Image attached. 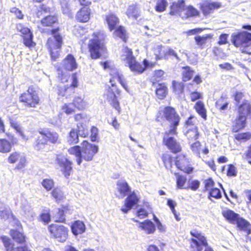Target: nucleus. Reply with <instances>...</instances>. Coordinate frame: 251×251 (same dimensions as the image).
Listing matches in <instances>:
<instances>
[{"label": "nucleus", "instance_id": "aec40b11", "mask_svg": "<svg viewBox=\"0 0 251 251\" xmlns=\"http://www.w3.org/2000/svg\"><path fill=\"white\" fill-rule=\"evenodd\" d=\"M10 141L5 138H0V152L2 153H7L10 152L12 147L18 144V140L13 136H9Z\"/></svg>", "mask_w": 251, "mask_h": 251}, {"label": "nucleus", "instance_id": "6e6552de", "mask_svg": "<svg viewBox=\"0 0 251 251\" xmlns=\"http://www.w3.org/2000/svg\"><path fill=\"white\" fill-rule=\"evenodd\" d=\"M222 215L229 223L235 224L239 231L244 232L247 236L251 234V224L238 214L232 210L227 209L223 211Z\"/></svg>", "mask_w": 251, "mask_h": 251}, {"label": "nucleus", "instance_id": "f03ea898", "mask_svg": "<svg viewBox=\"0 0 251 251\" xmlns=\"http://www.w3.org/2000/svg\"><path fill=\"white\" fill-rule=\"evenodd\" d=\"M106 35L100 31L94 32L87 44L88 51L90 57L97 60L102 57L107 53L105 42Z\"/></svg>", "mask_w": 251, "mask_h": 251}, {"label": "nucleus", "instance_id": "bf43d9fd", "mask_svg": "<svg viewBox=\"0 0 251 251\" xmlns=\"http://www.w3.org/2000/svg\"><path fill=\"white\" fill-rule=\"evenodd\" d=\"M186 182V177L182 175H178L176 176V186L179 189H186L184 187L185 184Z\"/></svg>", "mask_w": 251, "mask_h": 251}, {"label": "nucleus", "instance_id": "ddd939ff", "mask_svg": "<svg viewBox=\"0 0 251 251\" xmlns=\"http://www.w3.org/2000/svg\"><path fill=\"white\" fill-rule=\"evenodd\" d=\"M55 162L64 177L69 178L73 173V162L62 154H58L56 156Z\"/></svg>", "mask_w": 251, "mask_h": 251}, {"label": "nucleus", "instance_id": "8fccbe9b", "mask_svg": "<svg viewBox=\"0 0 251 251\" xmlns=\"http://www.w3.org/2000/svg\"><path fill=\"white\" fill-rule=\"evenodd\" d=\"M234 139L240 142H245L251 139V132H245L237 133L234 136Z\"/></svg>", "mask_w": 251, "mask_h": 251}, {"label": "nucleus", "instance_id": "6ab92c4d", "mask_svg": "<svg viewBox=\"0 0 251 251\" xmlns=\"http://www.w3.org/2000/svg\"><path fill=\"white\" fill-rule=\"evenodd\" d=\"M222 7V3L220 1H213L211 0H205L200 4V9L204 16H207L214 10Z\"/></svg>", "mask_w": 251, "mask_h": 251}, {"label": "nucleus", "instance_id": "6e6d98bb", "mask_svg": "<svg viewBox=\"0 0 251 251\" xmlns=\"http://www.w3.org/2000/svg\"><path fill=\"white\" fill-rule=\"evenodd\" d=\"M172 90L174 92L182 93L184 91V84L179 81L173 80L172 81Z\"/></svg>", "mask_w": 251, "mask_h": 251}, {"label": "nucleus", "instance_id": "de8ad7c7", "mask_svg": "<svg viewBox=\"0 0 251 251\" xmlns=\"http://www.w3.org/2000/svg\"><path fill=\"white\" fill-rule=\"evenodd\" d=\"M118 192L122 197H125L130 192V188L126 181H118L117 183Z\"/></svg>", "mask_w": 251, "mask_h": 251}, {"label": "nucleus", "instance_id": "b1692460", "mask_svg": "<svg viewBox=\"0 0 251 251\" xmlns=\"http://www.w3.org/2000/svg\"><path fill=\"white\" fill-rule=\"evenodd\" d=\"M71 214H72V211L69 205H62L60 208L57 209L54 221L56 223H65L66 221V215Z\"/></svg>", "mask_w": 251, "mask_h": 251}, {"label": "nucleus", "instance_id": "864d4df0", "mask_svg": "<svg viewBox=\"0 0 251 251\" xmlns=\"http://www.w3.org/2000/svg\"><path fill=\"white\" fill-rule=\"evenodd\" d=\"M167 5L168 2L166 0H158L156 1L154 9L156 12L161 13L166 10Z\"/></svg>", "mask_w": 251, "mask_h": 251}, {"label": "nucleus", "instance_id": "0eeeda50", "mask_svg": "<svg viewBox=\"0 0 251 251\" xmlns=\"http://www.w3.org/2000/svg\"><path fill=\"white\" fill-rule=\"evenodd\" d=\"M191 236L189 239V249L190 251H202L204 248V251H214L213 249L208 246L207 237L199 230L194 228L190 230Z\"/></svg>", "mask_w": 251, "mask_h": 251}, {"label": "nucleus", "instance_id": "393cba45", "mask_svg": "<svg viewBox=\"0 0 251 251\" xmlns=\"http://www.w3.org/2000/svg\"><path fill=\"white\" fill-rule=\"evenodd\" d=\"M247 119L245 116L237 115L232 122V132H238L244 129L247 125Z\"/></svg>", "mask_w": 251, "mask_h": 251}, {"label": "nucleus", "instance_id": "72a5a7b5", "mask_svg": "<svg viewBox=\"0 0 251 251\" xmlns=\"http://www.w3.org/2000/svg\"><path fill=\"white\" fill-rule=\"evenodd\" d=\"M238 115L247 116L251 114V104L247 100H244L237 107Z\"/></svg>", "mask_w": 251, "mask_h": 251}, {"label": "nucleus", "instance_id": "f8f14e48", "mask_svg": "<svg viewBox=\"0 0 251 251\" xmlns=\"http://www.w3.org/2000/svg\"><path fill=\"white\" fill-rule=\"evenodd\" d=\"M109 75L110 76L109 82L111 84V87L114 88L116 94L120 95L121 93V90L116 85V80L119 82L126 91L129 92V89L127 83L124 79L123 75L118 70L116 69L111 68Z\"/></svg>", "mask_w": 251, "mask_h": 251}, {"label": "nucleus", "instance_id": "69168bd1", "mask_svg": "<svg viewBox=\"0 0 251 251\" xmlns=\"http://www.w3.org/2000/svg\"><path fill=\"white\" fill-rule=\"evenodd\" d=\"M226 175L229 177L235 176L237 175L236 168L232 164L228 165Z\"/></svg>", "mask_w": 251, "mask_h": 251}, {"label": "nucleus", "instance_id": "680f3d73", "mask_svg": "<svg viewBox=\"0 0 251 251\" xmlns=\"http://www.w3.org/2000/svg\"><path fill=\"white\" fill-rule=\"evenodd\" d=\"M99 129L95 126H92L90 129V138L92 142L98 141Z\"/></svg>", "mask_w": 251, "mask_h": 251}, {"label": "nucleus", "instance_id": "49530a36", "mask_svg": "<svg viewBox=\"0 0 251 251\" xmlns=\"http://www.w3.org/2000/svg\"><path fill=\"white\" fill-rule=\"evenodd\" d=\"M183 71L181 74L182 80L184 82L190 80L194 74V70L192 69L189 66H185L182 67Z\"/></svg>", "mask_w": 251, "mask_h": 251}, {"label": "nucleus", "instance_id": "1a4fd4ad", "mask_svg": "<svg viewBox=\"0 0 251 251\" xmlns=\"http://www.w3.org/2000/svg\"><path fill=\"white\" fill-rule=\"evenodd\" d=\"M19 101L25 107L35 108L40 104L41 99L35 88L30 85L19 95Z\"/></svg>", "mask_w": 251, "mask_h": 251}, {"label": "nucleus", "instance_id": "dca6fc26", "mask_svg": "<svg viewBox=\"0 0 251 251\" xmlns=\"http://www.w3.org/2000/svg\"><path fill=\"white\" fill-rule=\"evenodd\" d=\"M155 65V63L150 62L147 59H144L141 63L137 61L135 57L130 62H129L127 66L131 72L136 74L140 75L147 69L153 68Z\"/></svg>", "mask_w": 251, "mask_h": 251}, {"label": "nucleus", "instance_id": "4be33fe9", "mask_svg": "<svg viewBox=\"0 0 251 251\" xmlns=\"http://www.w3.org/2000/svg\"><path fill=\"white\" fill-rule=\"evenodd\" d=\"M139 198L134 192L129 193L125 200L124 207L121 210L124 213H126L133 206L137 204Z\"/></svg>", "mask_w": 251, "mask_h": 251}, {"label": "nucleus", "instance_id": "5fc2aeb1", "mask_svg": "<svg viewBox=\"0 0 251 251\" xmlns=\"http://www.w3.org/2000/svg\"><path fill=\"white\" fill-rule=\"evenodd\" d=\"M41 184L47 191H49L54 188L55 183L52 178H45L41 182Z\"/></svg>", "mask_w": 251, "mask_h": 251}, {"label": "nucleus", "instance_id": "c03bdc74", "mask_svg": "<svg viewBox=\"0 0 251 251\" xmlns=\"http://www.w3.org/2000/svg\"><path fill=\"white\" fill-rule=\"evenodd\" d=\"M80 130L72 128L69 132L67 142L70 145L76 144L79 142L78 133Z\"/></svg>", "mask_w": 251, "mask_h": 251}, {"label": "nucleus", "instance_id": "39448f33", "mask_svg": "<svg viewBox=\"0 0 251 251\" xmlns=\"http://www.w3.org/2000/svg\"><path fill=\"white\" fill-rule=\"evenodd\" d=\"M40 134L35 139L33 144L34 150L43 151L48 149V143L57 144L60 143L59 135L55 131L50 128H40L38 131Z\"/></svg>", "mask_w": 251, "mask_h": 251}, {"label": "nucleus", "instance_id": "4468645a", "mask_svg": "<svg viewBox=\"0 0 251 251\" xmlns=\"http://www.w3.org/2000/svg\"><path fill=\"white\" fill-rule=\"evenodd\" d=\"M16 28L21 33L24 45L29 49L34 48L36 44L33 41V34L31 30L21 23L17 24Z\"/></svg>", "mask_w": 251, "mask_h": 251}, {"label": "nucleus", "instance_id": "cd10ccee", "mask_svg": "<svg viewBox=\"0 0 251 251\" xmlns=\"http://www.w3.org/2000/svg\"><path fill=\"white\" fill-rule=\"evenodd\" d=\"M201 143L198 140L190 145V148L192 151L199 158L201 157V152L204 154H207L209 152L207 147H205L201 150Z\"/></svg>", "mask_w": 251, "mask_h": 251}, {"label": "nucleus", "instance_id": "9d476101", "mask_svg": "<svg viewBox=\"0 0 251 251\" xmlns=\"http://www.w3.org/2000/svg\"><path fill=\"white\" fill-rule=\"evenodd\" d=\"M231 42L236 48H243L241 50L242 52L251 54V52L245 50V48L251 46V33L242 31L233 33L231 36Z\"/></svg>", "mask_w": 251, "mask_h": 251}, {"label": "nucleus", "instance_id": "c85d7f7f", "mask_svg": "<svg viewBox=\"0 0 251 251\" xmlns=\"http://www.w3.org/2000/svg\"><path fill=\"white\" fill-rule=\"evenodd\" d=\"M161 159L165 168L171 170L175 164V157L170 152L166 151L161 154Z\"/></svg>", "mask_w": 251, "mask_h": 251}, {"label": "nucleus", "instance_id": "412c9836", "mask_svg": "<svg viewBox=\"0 0 251 251\" xmlns=\"http://www.w3.org/2000/svg\"><path fill=\"white\" fill-rule=\"evenodd\" d=\"M104 22L110 31H112L118 25H120V18L117 14L113 12H110L105 15Z\"/></svg>", "mask_w": 251, "mask_h": 251}, {"label": "nucleus", "instance_id": "f3484780", "mask_svg": "<svg viewBox=\"0 0 251 251\" xmlns=\"http://www.w3.org/2000/svg\"><path fill=\"white\" fill-rule=\"evenodd\" d=\"M163 145L170 150L174 154H177L182 151V148L180 143L174 137L169 136V135L164 133L162 139Z\"/></svg>", "mask_w": 251, "mask_h": 251}, {"label": "nucleus", "instance_id": "4d7b16f0", "mask_svg": "<svg viewBox=\"0 0 251 251\" xmlns=\"http://www.w3.org/2000/svg\"><path fill=\"white\" fill-rule=\"evenodd\" d=\"M208 197L209 199L211 198L215 199H220L222 198V194L220 190L217 188L214 187L208 191Z\"/></svg>", "mask_w": 251, "mask_h": 251}, {"label": "nucleus", "instance_id": "603ef678", "mask_svg": "<svg viewBox=\"0 0 251 251\" xmlns=\"http://www.w3.org/2000/svg\"><path fill=\"white\" fill-rule=\"evenodd\" d=\"M39 221L45 225L49 224L51 221L50 212L49 209L44 210L40 214L39 217Z\"/></svg>", "mask_w": 251, "mask_h": 251}, {"label": "nucleus", "instance_id": "a18cd8bd", "mask_svg": "<svg viewBox=\"0 0 251 251\" xmlns=\"http://www.w3.org/2000/svg\"><path fill=\"white\" fill-rule=\"evenodd\" d=\"M128 18L137 19L140 16L137 5L132 4L128 6L126 13Z\"/></svg>", "mask_w": 251, "mask_h": 251}, {"label": "nucleus", "instance_id": "37998d69", "mask_svg": "<svg viewBox=\"0 0 251 251\" xmlns=\"http://www.w3.org/2000/svg\"><path fill=\"white\" fill-rule=\"evenodd\" d=\"M183 10L184 11V18L185 19L198 17L200 15V11L191 5L184 7Z\"/></svg>", "mask_w": 251, "mask_h": 251}, {"label": "nucleus", "instance_id": "338daca9", "mask_svg": "<svg viewBox=\"0 0 251 251\" xmlns=\"http://www.w3.org/2000/svg\"><path fill=\"white\" fill-rule=\"evenodd\" d=\"M10 12L15 14L16 18L19 20H22L24 18V15L22 13V11L16 7L11 8Z\"/></svg>", "mask_w": 251, "mask_h": 251}, {"label": "nucleus", "instance_id": "20e7f679", "mask_svg": "<svg viewBox=\"0 0 251 251\" xmlns=\"http://www.w3.org/2000/svg\"><path fill=\"white\" fill-rule=\"evenodd\" d=\"M180 117L176 109L171 106H166L160 109L157 112L155 120L160 122L166 120L170 123V129L166 132V135H176L177 127L180 121Z\"/></svg>", "mask_w": 251, "mask_h": 251}, {"label": "nucleus", "instance_id": "79ce46f5", "mask_svg": "<svg viewBox=\"0 0 251 251\" xmlns=\"http://www.w3.org/2000/svg\"><path fill=\"white\" fill-rule=\"evenodd\" d=\"M75 109L78 111L83 110L86 108V102L84 97L81 96H75L72 102Z\"/></svg>", "mask_w": 251, "mask_h": 251}, {"label": "nucleus", "instance_id": "f257e3e1", "mask_svg": "<svg viewBox=\"0 0 251 251\" xmlns=\"http://www.w3.org/2000/svg\"><path fill=\"white\" fill-rule=\"evenodd\" d=\"M40 23L43 26L50 27L48 33L52 35L53 39L49 38L46 46L49 51L51 60L56 61L60 57V53L63 44V37L59 33L60 28L55 26L59 24V20L56 15H48L43 18Z\"/></svg>", "mask_w": 251, "mask_h": 251}, {"label": "nucleus", "instance_id": "ea45409f", "mask_svg": "<svg viewBox=\"0 0 251 251\" xmlns=\"http://www.w3.org/2000/svg\"><path fill=\"white\" fill-rule=\"evenodd\" d=\"M139 226L148 234H153L156 229L154 224L150 220H145L140 222Z\"/></svg>", "mask_w": 251, "mask_h": 251}, {"label": "nucleus", "instance_id": "bb28decb", "mask_svg": "<svg viewBox=\"0 0 251 251\" xmlns=\"http://www.w3.org/2000/svg\"><path fill=\"white\" fill-rule=\"evenodd\" d=\"M9 235L11 238L19 244L25 245L26 243V235L23 231L18 229H11Z\"/></svg>", "mask_w": 251, "mask_h": 251}, {"label": "nucleus", "instance_id": "7ed1b4c3", "mask_svg": "<svg viewBox=\"0 0 251 251\" xmlns=\"http://www.w3.org/2000/svg\"><path fill=\"white\" fill-rule=\"evenodd\" d=\"M81 145L82 148L78 145H75L68 150L70 154L76 157V163L79 166L81 165L83 160L87 162L92 161L99 151L98 145L91 144L87 140H83Z\"/></svg>", "mask_w": 251, "mask_h": 251}, {"label": "nucleus", "instance_id": "a211bd4d", "mask_svg": "<svg viewBox=\"0 0 251 251\" xmlns=\"http://www.w3.org/2000/svg\"><path fill=\"white\" fill-rule=\"evenodd\" d=\"M0 240L4 246V251H31L26 245L15 246L11 239L7 236H1Z\"/></svg>", "mask_w": 251, "mask_h": 251}, {"label": "nucleus", "instance_id": "13d9d810", "mask_svg": "<svg viewBox=\"0 0 251 251\" xmlns=\"http://www.w3.org/2000/svg\"><path fill=\"white\" fill-rule=\"evenodd\" d=\"M22 155H21L19 152H13L9 154L7 160L9 163L14 164L21 158Z\"/></svg>", "mask_w": 251, "mask_h": 251}, {"label": "nucleus", "instance_id": "e2e57ef3", "mask_svg": "<svg viewBox=\"0 0 251 251\" xmlns=\"http://www.w3.org/2000/svg\"><path fill=\"white\" fill-rule=\"evenodd\" d=\"M202 98V94L198 91H194L190 93V99L192 102H194L197 100H200Z\"/></svg>", "mask_w": 251, "mask_h": 251}, {"label": "nucleus", "instance_id": "09e8293b", "mask_svg": "<svg viewBox=\"0 0 251 251\" xmlns=\"http://www.w3.org/2000/svg\"><path fill=\"white\" fill-rule=\"evenodd\" d=\"M51 195L57 203L60 202L65 198L64 192L58 187L54 188L52 190Z\"/></svg>", "mask_w": 251, "mask_h": 251}, {"label": "nucleus", "instance_id": "9b49d317", "mask_svg": "<svg viewBox=\"0 0 251 251\" xmlns=\"http://www.w3.org/2000/svg\"><path fill=\"white\" fill-rule=\"evenodd\" d=\"M50 237L60 242H64L68 237L69 229L62 225L51 224L48 226Z\"/></svg>", "mask_w": 251, "mask_h": 251}, {"label": "nucleus", "instance_id": "2eb2a0df", "mask_svg": "<svg viewBox=\"0 0 251 251\" xmlns=\"http://www.w3.org/2000/svg\"><path fill=\"white\" fill-rule=\"evenodd\" d=\"M175 165L178 170L187 174L192 173L194 170L189 158L184 153L177 154L175 157Z\"/></svg>", "mask_w": 251, "mask_h": 251}, {"label": "nucleus", "instance_id": "c9c22d12", "mask_svg": "<svg viewBox=\"0 0 251 251\" xmlns=\"http://www.w3.org/2000/svg\"><path fill=\"white\" fill-rule=\"evenodd\" d=\"M213 36L212 34H206L203 36L198 35L195 36L194 40L197 46L202 49L205 47L208 40H211L213 38Z\"/></svg>", "mask_w": 251, "mask_h": 251}, {"label": "nucleus", "instance_id": "58836bf2", "mask_svg": "<svg viewBox=\"0 0 251 251\" xmlns=\"http://www.w3.org/2000/svg\"><path fill=\"white\" fill-rule=\"evenodd\" d=\"M184 6V0H179L177 2H172L170 7V10L169 14L171 15H175L176 14L179 13L183 10Z\"/></svg>", "mask_w": 251, "mask_h": 251}, {"label": "nucleus", "instance_id": "473e14b6", "mask_svg": "<svg viewBox=\"0 0 251 251\" xmlns=\"http://www.w3.org/2000/svg\"><path fill=\"white\" fill-rule=\"evenodd\" d=\"M157 98L162 100L166 98L168 94V89L167 84L164 82L158 83L155 90Z\"/></svg>", "mask_w": 251, "mask_h": 251}, {"label": "nucleus", "instance_id": "0e129e2a", "mask_svg": "<svg viewBox=\"0 0 251 251\" xmlns=\"http://www.w3.org/2000/svg\"><path fill=\"white\" fill-rule=\"evenodd\" d=\"M200 182L199 180L195 179L192 180L186 187V189H189L192 191H196L200 187Z\"/></svg>", "mask_w": 251, "mask_h": 251}, {"label": "nucleus", "instance_id": "a19ab883", "mask_svg": "<svg viewBox=\"0 0 251 251\" xmlns=\"http://www.w3.org/2000/svg\"><path fill=\"white\" fill-rule=\"evenodd\" d=\"M121 57L122 60L127 64L135 57L133 55L132 49L126 46L122 50Z\"/></svg>", "mask_w": 251, "mask_h": 251}, {"label": "nucleus", "instance_id": "052dcab7", "mask_svg": "<svg viewBox=\"0 0 251 251\" xmlns=\"http://www.w3.org/2000/svg\"><path fill=\"white\" fill-rule=\"evenodd\" d=\"M215 183L212 177H209L204 181V189L205 191H209L214 188Z\"/></svg>", "mask_w": 251, "mask_h": 251}, {"label": "nucleus", "instance_id": "e433bc0d", "mask_svg": "<svg viewBox=\"0 0 251 251\" xmlns=\"http://www.w3.org/2000/svg\"><path fill=\"white\" fill-rule=\"evenodd\" d=\"M193 108L202 119L204 120L207 119V110L204 102L202 100L197 101Z\"/></svg>", "mask_w": 251, "mask_h": 251}, {"label": "nucleus", "instance_id": "a878e982", "mask_svg": "<svg viewBox=\"0 0 251 251\" xmlns=\"http://www.w3.org/2000/svg\"><path fill=\"white\" fill-rule=\"evenodd\" d=\"M91 13L90 8L83 6L77 12L75 15V19L79 23H86L90 20Z\"/></svg>", "mask_w": 251, "mask_h": 251}, {"label": "nucleus", "instance_id": "774afa93", "mask_svg": "<svg viewBox=\"0 0 251 251\" xmlns=\"http://www.w3.org/2000/svg\"><path fill=\"white\" fill-rule=\"evenodd\" d=\"M243 158L251 165V143L248 146L247 151L244 153Z\"/></svg>", "mask_w": 251, "mask_h": 251}, {"label": "nucleus", "instance_id": "423d86ee", "mask_svg": "<svg viewBox=\"0 0 251 251\" xmlns=\"http://www.w3.org/2000/svg\"><path fill=\"white\" fill-rule=\"evenodd\" d=\"M59 83L56 86V92L57 95L62 97L68 98L75 93V89L78 87L79 83L76 73L71 75L72 82L70 85L65 84L68 82L70 75L61 72L58 75Z\"/></svg>", "mask_w": 251, "mask_h": 251}, {"label": "nucleus", "instance_id": "5701e85b", "mask_svg": "<svg viewBox=\"0 0 251 251\" xmlns=\"http://www.w3.org/2000/svg\"><path fill=\"white\" fill-rule=\"evenodd\" d=\"M62 68L69 72H72L77 68L78 65L74 56L68 54L62 60Z\"/></svg>", "mask_w": 251, "mask_h": 251}, {"label": "nucleus", "instance_id": "4c0bfd02", "mask_svg": "<svg viewBox=\"0 0 251 251\" xmlns=\"http://www.w3.org/2000/svg\"><path fill=\"white\" fill-rule=\"evenodd\" d=\"M230 101L226 95H222L215 102V107L220 111H225L228 109Z\"/></svg>", "mask_w": 251, "mask_h": 251}, {"label": "nucleus", "instance_id": "f704fd0d", "mask_svg": "<svg viewBox=\"0 0 251 251\" xmlns=\"http://www.w3.org/2000/svg\"><path fill=\"white\" fill-rule=\"evenodd\" d=\"M71 229L74 235H77L83 233L85 231L86 227L82 221L76 220L72 223Z\"/></svg>", "mask_w": 251, "mask_h": 251}, {"label": "nucleus", "instance_id": "3c124183", "mask_svg": "<svg viewBox=\"0 0 251 251\" xmlns=\"http://www.w3.org/2000/svg\"><path fill=\"white\" fill-rule=\"evenodd\" d=\"M63 113L67 115L74 114L76 109L72 102L65 103L61 107Z\"/></svg>", "mask_w": 251, "mask_h": 251}, {"label": "nucleus", "instance_id": "2f4dec72", "mask_svg": "<svg viewBox=\"0 0 251 251\" xmlns=\"http://www.w3.org/2000/svg\"><path fill=\"white\" fill-rule=\"evenodd\" d=\"M184 134L189 143L198 140L201 135L199 128L197 126L187 129Z\"/></svg>", "mask_w": 251, "mask_h": 251}, {"label": "nucleus", "instance_id": "7c9ffc66", "mask_svg": "<svg viewBox=\"0 0 251 251\" xmlns=\"http://www.w3.org/2000/svg\"><path fill=\"white\" fill-rule=\"evenodd\" d=\"M112 31H113V35L115 37L120 39L124 43L127 42L128 35L124 25H119Z\"/></svg>", "mask_w": 251, "mask_h": 251}, {"label": "nucleus", "instance_id": "c756f323", "mask_svg": "<svg viewBox=\"0 0 251 251\" xmlns=\"http://www.w3.org/2000/svg\"><path fill=\"white\" fill-rule=\"evenodd\" d=\"M107 95L108 97V101L111 106L116 109L118 113L121 112L120 102L118 100L117 97L114 94V90L111 87H109L107 90Z\"/></svg>", "mask_w": 251, "mask_h": 251}]
</instances>
